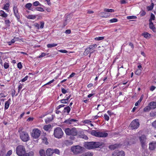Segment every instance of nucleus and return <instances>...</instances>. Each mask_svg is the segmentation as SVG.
<instances>
[{"label": "nucleus", "mask_w": 156, "mask_h": 156, "mask_svg": "<svg viewBox=\"0 0 156 156\" xmlns=\"http://www.w3.org/2000/svg\"><path fill=\"white\" fill-rule=\"evenodd\" d=\"M36 18V16L33 15H29L27 17V18L29 19H34Z\"/></svg>", "instance_id": "ea45409f"}, {"label": "nucleus", "mask_w": 156, "mask_h": 156, "mask_svg": "<svg viewBox=\"0 0 156 156\" xmlns=\"http://www.w3.org/2000/svg\"><path fill=\"white\" fill-rule=\"evenodd\" d=\"M34 154V152L32 151H30L28 153H26L24 154L23 156H33Z\"/></svg>", "instance_id": "a878e982"}, {"label": "nucleus", "mask_w": 156, "mask_h": 156, "mask_svg": "<svg viewBox=\"0 0 156 156\" xmlns=\"http://www.w3.org/2000/svg\"><path fill=\"white\" fill-rule=\"evenodd\" d=\"M14 11V14L17 18V20H19L20 19V16L18 12V9L17 7L14 6L13 8Z\"/></svg>", "instance_id": "4468645a"}, {"label": "nucleus", "mask_w": 156, "mask_h": 156, "mask_svg": "<svg viewBox=\"0 0 156 156\" xmlns=\"http://www.w3.org/2000/svg\"><path fill=\"white\" fill-rule=\"evenodd\" d=\"M58 51H59L62 53H66L68 52V51L65 50H58Z\"/></svg>", "instance_id": "4d7b16f0"}, {"label": "nucleus", "mask_w": 156, "mask_h": 156, "mask_svg": "<svg viewBox=\"0 0 156 156\" xmlns=\"http://www.w3.org/2000/svg\"><path fill=\"white\" fill-rule=\"evenodd\" d=\"M61 91H62V92L63 94H66V93H67V92H68L67 91V90H65V89H64V88H62L61 89Z\"/></svg>", "instance_id": "6e6d98bb"}, {"label": "nucleus", "mask_w": 156, "mask_h": 156, "mask_svg": "<svg viewBox=\"0 0 156 156\" xmlns=\"http://www.w3.org/2000/svg\"><path fill=\"white\" fill-rule=\"evenodd\" d=\"M41 131L37 129H34L31 133L32 137L35 139L37 138L40 135Z\"/></svg>", "instance_id": "9d476101"}, {"label": "nucleus", "mask_w": 156, "mask_h": 156, "mask_svg": "<svg viewBox=\"0 0 156 156\" xmlns=\"http://www.w3.org/2000/svg\"><path fill=\"white\" fill-rule=\"evenodd\" d=\"M17 67L19 68L20 69L22 68V66L21 64V62H20L18 63Z\"/></svg>", "instance_id": "5fc2aeb1"}, {"label": "nucleus", "mask_w": 156, "mask_h": 156, "mask_svg": "<svg viewBox=\"0 0 156 156\" xmlns=\"http://www.w3.org/2000/svg\"><path fill=\"white\" fill-rule=\"evenodd\" d=\"M5 23L8 25L9 24L10 22L9 20H6L5 21Z\"/></svg>", "instance_id": "e2e57ef3"}, {"label": "nucleus", "mask_w": 156, "mask_h": 156, "mask_svg": "<svg viewBox=\"0 0 156 156\" xmlns=\"http://www.w3.org/2000/svg\"><path fill=\"white\" fill-rule=\"evenodd\" d=\"M104 117L105 120L107 121H108L109 119V117L108 115L107 114H105L104 115Z\"/></svg>", "instance_id": "864d4df0"}, {"label": "nucleus", "mask_w": 156, "mask_h": 156, "mask_svg": "<svg viewBox=\"0 0 156 156\" xmlns=\"http://www.w3.org/2000/svg\"><path fill=\"white\" fill-rule=\"evenodd\" d=\"M142 35L146 38L150 37L151 36V34L147 32H145L143 33Z\"/></svg>", "instance_id": "2f4dec72"}, {"label": "nucleus", "mask_w": 156, "mask_h": 156, "mask_svg": "<svg viewBox=\"0 0 156 156\" xmlns=\"http://www.w3.org/2000/svg\"><path fill=\"white\" fill-rule=\"evenodd\" d=\"M35 9L41 12H43L44 11L43 9L41 7H37Z\"/></svg>", "instance_id": "37998d69"}, {"label": "nucleus", "mask_w": 156, "mask_h": 156, "mask_svg": "<svg viewBox=\"0 0 156 156\" xmlns=\"http://www.w3.org/2000/svg\"><path fill=\"white\" fill-rule=\"evenodd\" d=\"M32 6V4L31 3H28L27 4L25 7L26 8L28 9L29 10H31V9H30V7Z\"/></svg>", "instance_id": "473e14b6"}, {"label": "nucleus", "mask_w": 156, "mask_h": 156, "mask_svg": "<svg viewBox=\"0 0 156 156\" xmlns=\"http://www.w3.org/2000/svg\"><path fill=\"white\" fill-rule=\"evenodd\" d=\"M53 154L52 149L48 148L46 151V154L47 156H52Z\"/></svg>", "instance_id": "dca6fc26"}, {"label": "nucleus", "mask_w": 156, "mask_h": 156, "mask_svg": "<svg viewBox=\"0 0 156 156\" xmlns=\"http://www.w3.org/2000/svg\"><path fill=\"white\" fill-rule=\"evenodd\" d=\"M154 19H155V16H154V14H151V16L150 19L149 20V22H152V20H154Z\"/></svg>", "instance_id": "a19ab883"}, {"label": "nucleus", "mask_w": 156, "mask_h": 156, "mask_svg": "<svg viewBox=\"0 0 156 156\" xmlns=\"http://www.w3.org/2000/svg\"><path fill=\"white\" fill-rule=\"evenodd\" d=\"M104 12H101L100 13L99 15L101 16L102 17H106L109 16V15L108 14H106V12H114V10L112 9H104Z\"/></svg>", "instance_id": "9b49d317"}, {"label": "nucleus", "mask_w": 156, "mask_h": 156, "mask_svg": "<svg viewBox=\"0 0 156 156\" xmlns=\"http://www.w3.org/2000/svg\"><path fill=\"white\" fill-rule=\"evenodd\" d=\"M39 154L41 156H45V152L43 149H41L39 151Z\"/></svg>", "instance_id": "7c9ffc66"}, {"label": "nucleus", "mask_w": 156, "mask_h": 156, "mask_svg": "<svg viewBox=\"0 0 156 156\" xmlns=\"http://www.w3.org/2000/svg\"><path fill=\"white\" fill-rule=\"evenodd\" d=\"M57 45V44H48L47 45V47L48 48H51L53 47H55Z\"/></svg>", "instance_id": "bb28decb"}, {"label": "nucleus", "mask_w": 156, "mask_h": 156, "mask_svg": "<svg viewBox=\"0 0 156 156\" xmlns=\"http://www.w3.org/2000/svg\"><path fill=\"white\" fill-rule=\"evenodd\" d=\"M151 117H154L156 116V112H151L150 113Z\"/></svg>", "instance_id": "3c124183"}, {"label": "nucleus", "mask_w": 156, "mask_h": 156, "mask_svg": "<svg viewBox=\"0 0 156 156\" xmlns=\"http://www.w3.org/2000/svg\"><path fill=\"white\" fill-rule=\"evenodd\" d=\"M138 138L140 141L141 147L143 149H145L147 147L148 142L147 138L146 135H142L139 136Z\"/></svg>", "instance_id": "7ed1b4c3"}, {"label": "nucleus", "mask_w": 156, "mask_h": 156, "mask_svg": "<svg viewBox=\"0 0 156 156\" xmlns=\"http://www.w3.org/2000/svg\"><path fill=\"white\" fill-rule=\"evenodd\" d=\"M155 88V87L154 86H152L150 88V90L152 91L154 90Z\"/></svg>", "instance_id": "69168bd1"}, {"label": "nucleus", "mask_w": 156, "mask_h": 156, "mask_svg": "<svg viewBox=\"0 0 156 156\" xmlns=\"http://www.w3.org/2000/svg\"><path fill=\"white\" fill-rule=\"evenodd\" d=\"M9 3H7L4 5V6L3 7V9L5 10H7L9 9Z\"/></svg>", "instance_id": "72a5a7b5"}, {"label": "nucleus", "mask_w": 156, "mask_h": 156, "mask_svg": "<svg viewBox=\"0 0 156 156\" xmlns=\"http://www.w3.org/2000/svg\"><path fill=\"white\" fill-rule=\"evenodd\" d=\"M16 153L19 156H23L26 152L24 146L19 145L16 148Z\"/></svg>", "instance_id": "39448f33"}, {"label": "nucleus", "mask_w": 156, "mask_h": 156, "mask_svg": "<svg viewBox=\"0 0 156 156\" xmlns=\"http://www.w3.org/2000/svg\"><path fill=\"white\" fill-rule=\"evenodd\" d=\"M103 143L98 142H86L84 143V147L88 149L99 147L102 145Z\"/></svg>", "instance_id": "f257e3e1"}, {"label": "nucleus", "mask_w": 156, "mask_h": 156, "mask_svg": "<svg viewBox=\"0 0 156 156\" xmlns=\"http://www.w3.org/2000/svg\"><path fill=\"white\" fill-rule=\"evenodd\" d=\"M65 132L66 134L68 136L72 135L75 136L77 135V131L76 128L70 129L68 128L65 129Z\"/></svg>", "instance_id": "0eeeda50"}, {"label": "nucleus", "mask_w": 156, "mask_h": 156, "mask_svg": "<svg viewBox=\"0 0 156 156\" xmlns=\"http://www.w3.org/2000/svg\"><path fill=\"white\" fill-rule=\"evenodd\" d=\"M70 110V107L68 106L66 107H65L64 110V112H67L68 113H69Z\"/></svg>", "instance_id": "c85d7f7f"}, {"label": "nucleus", "mask_w": 156, "mask_h": 156, "mask_svg": "<svg viewBox=\"0 0 156 156\" xmlns=\"http://www.w3.org/2000/svg\"><path fill=\"white\" fill-rule=\"evenodd\" d=\"M60 101L62 103H67L68 102V101H67L66 99L61 100Z\"/></svg>", "instance_id": "603ef678"}, {"label": "nucleus", "mask_w": 156, "mask_h": 156, "mask_svg": "<svg viewBox=\"0 0 156 156\" xmlns=\"http://www.w3.org/2000/svg\"><path fill=\"white\" fill-rule=\"evenodd\" d=\"M54 153L59 155L60 154V152L58 149H53V153Z\"/></svg>", "instance_id": "4c0bfd02"}, {"label": "nucleus", "mask_w": 156, "mask_h": 156, "mask_svg": "<svg viewBox=\"0 0 156 156\" xmlns=\"http://www.w3.org/2000/svg\"><path fill=\"white\" fill-rule=\"evenodd\" d=\"M121 145L120 144H116L114 145H112L109 146V148L112 150H114V149L118 148L120 147Z\"/></svg>", "instance_id": "2eb2a0df"}, {"label": "nucleus", "mask_w": 156, "mask_h": 156, "mask_svg": "<svg viewBox=\"0 0 156 156\" xmlns=\"http://www.w3.org/2000/svg\"><path fill=\"white\" fill-rule=\"evenodd\" d=\"M143 97V95H142L140 98V99L135 103V105L136 106H137L140 103L142 100Z\"/></svg>", "instance_id": "c756f323"}, {"label": "nucleus", "mask_w": 156, "mask_h": 156, "mask_svg": "<svg viewBox=\"0 0 156 156\" xmlns=\"http://www.w3.org/2000/svg\"><path fill=\"white\" fill-rule=\"evenodd\" d=\"M10 100V99H9L8 101L5 102V110L7 109L9 107L10 104V101H9Z\"/></svg>", "instance_id": "b1692460"}, {"label": "nucleus", "mask_w": 156, "mask_h": 156, "mask_svg": "<svg viewBox=\"0 0 156 156\" xmlns=\"http://www.w3.org/2000/svg\"><path fill=\"white\" fill-rule=\"evenodd\" d=\"M140 123L138 119H136L133 120L130 125L132 129H136L139 127Z\"/></svg>", "instance_id": "1a4fd4ad"}, {"label": "nucleus", "mask_w": 156, "mask_h": 156, "mask_svg": "<svg viewBox=\"0 0 156 156\" xmlns=\"http://www.w3.org/2000/svg\"><path fill=\"white\" fill-rule=\"evenodd\" d=\"M93 153L91 152L88 151L81 154V156H93Z\"/></svg>", "instance_id": "aec40b11"}, {"label": "nucleus", "mask_w": 156, "mask_h": 156, "mask_svg": "<svg viewBox=\"0 0 156 156\" xmlns=\"http://www.w3.org/2000/svg\"><path fill=\"white\" fill-rule=\"evenodd\" d=\"M141 71V69H138L136 72V74L137 75H139L140 74Z\"/></svg>", "instance_id": "8fccbe9b"}, {"label": "nucleus", "mask_w": 156, "mask_h": 156, "mask_svg": "<svg viewBox=\"0 0 156 156\" xmlns=\"http://www.w3.org/2000/svg\"><path fill=\"white\" fill-rule=\"evenodd\" d=\"M34 26L37 28V29H39V25L37 23H35L34 24Z\"/></svg>", "instance_id": "338daca9"}, {"label": "nucleus", "mask_w": 156, "mask_h": 156, "mask_svg": "<svg viewBox=\"0 0 156 156\" xmlns=\"http://www.w3.org/2000/svg\"><path fill=\"white\" fill-rule=\"evenodd\" d=\"M16 38L15 37L14 39H12L11 41L12 43H14L15 42V41L16 40Z\"/></svg>", "instance_id": "680f3d73"}, {"label": "nucleus", "mask_w": 156, "mask_h": 156, "mask_svg": "<svg viewBox=\"0 0 156 156\" xmlns=\"http://www.w3.org/2000/svg\"><path fill=\"white\" fill-rule=\"evenodd\" d=\"M4 67L5 69H8L9 67V64L7 62H5L4 65Z\"/></svg>", "instance_id": "09e8293b"}, {"label": "nucleus", "mask_w": 156, "mask_h": 156, "mask_svg": "<svg viewBox=\"0 0 156 156\" xmlns=\"http://www.w3.org/2000/svg\"><path fill=\"white\" fill-rule=\"evenodd\" d=\"M51 126L50 125H45L44 127V129L45 130L48 131V129L51 128Z\"/></svg>", "instance_id": "e433bc0d"}, {"label": "nucleus", "mask_w": 156, "mask_h": 156, "mask_svg": "<svg viewBox=\"0 0 156 156\" xmlns=\"http://www.w3.org/2000/svg\"><path fill=\"white\" fill-rule=\"evenodd\" d=\"M104 39V37H99L95 38V40L96 41H100Z\"/></svg>", "instance_id": "79ce46f5"}, {"label": "nucleus", "mask_w": 156, "mask_h": 156, "mask_svg": "<svg viewBox=\"0 0 156 156\" xmlns=\"http://www.w3.org/2000/svg\"><path fill=\"white\" fill-rule=\"evenodd\" d=\"M28 78V76H26L24 78H23L22 80V82H24L27 80V78Z\"/></svg>", "instance_id": "13d9d810"}, {"label": "nucleus", "mask_w": 156, "mask_h": 156, "mask_svg": "<svg viewBox=\"0 0 156 156\" xmlns=\"http://www.w3.org/2000/svg\"><path fill=\"white\" fill-rule=\"evenodd\" d=\"M40 23L41 25L40 26V28H43L44 27V23L43 22H41Z\"/></svg>", "instance_id": "bf43d9fd"}, {"label": "nucleus", "mask_w": 156, "mask_h": 156, "mask_svg": "<svg viewBox=\"0 0 156 156\" xmlns=\"http://www.w3.org/2000/svg\"><path fill=\"white\" fill-rule=\"evenodd\" d=\"M65 33L67 34H70L71 33V30H66Z\"/></svg>", "instance_id": "0e129e2a"}, {"label": "nucleus", "mask_w": 156, "mask_h": 156, "mask_svg": "<svg viewBox=\"0 0 156 156\" xmlns=\"http://www.w3.org/2000/svg\"><path fill=\"white\" fill-rule=\"evenodd\" d=\"M76 74V73H73L69 76V78H71L74 76V75Z\"/></svg>", "instance_id": "774afa93"}, {"label": "nucleus", "mask_w": 156, "mask_h": 156, "mask_svg": "<svg viewBox=\"0 0 156 156\" xmlns=\"http://www.w3.org/2000/svg\"><path fill=\"white\" fill-rule=\"evenodd\" d=\"M142 156H151V154L147 150H144L142 154Z\"/></svg>", "instance_id": "5701e85b"}, {"label": "nucleus", "mask_w": 156, "mask_h": 156, "mask_svg": "<svg viewBox=\"0 0 156 156\" xmlns=\"http://www.w3.org/2000/svg\"><path fill=\"white\" fill-rule=\"evenodd\" d=\"M53 119L52 115H50L49 117L45 119V121L46 123H48Z\"/></svg>", "instance_id": "4be33fe9"}, {"label": "nucleus", "mask_w": 156, "mask_h": 156, "mask_svg": "<svg viewBox=\"0 0 156 156\" xmlns=\"http://www.w3.org/2000/svg\"><path fill=\"white\" fill-rule=\"evenodd\" d=\"M149 105L151 109H154L156 108V102H151L149 103Z\"/></svg>", "instance_id": "a211bd4d"}, {"label": "nucleus", "mask_w": 156, "mask_h": 156, "mask_svg": "<svg viewBox=\"0 0 156 156\" xmlns=\"http://www.w3.org/2000/svg\"><path fill=\"white\" fill-rule=\"evenodd\" d=\"M152 125L154 127L156 128V120L153 122L152 123Z\"/></svg>", "instance_id": "052dcab7"}, {"label": "nucleus", "mask_w": 156, "mask_h": 156, "mask_svg": "<svg viewBox=\"0 0 156 156\" xmlns=\"http://www.w3.org/2000/svg\"><path fill=\"white\" fill-rule=\"evenodd\" d=\"M149 27L154 32H156V30L152 22H149Z\"/></svg>", "instance_id": "412c9836"}, {"label": "nucleus", "mask_w": 156, "mask_h": 156, "mask_svg": "<svg viewBox=\"0 0 156 156\" xmlns=\"http://www.w3.org/2000/svg\"><path fill=\"white\" fill-rule=\"evenodd\" d=\"M152 5H151L150 6H147V9L148 11L151 10L153 8V3L152 4Z\"/></svg>", "instance_id": "de8ad7c7"}, {"label": "nucleus", "mask_w": 156, "mask_h": 156, "mask_svg": "<svg viewBox=\"0 0 156 156\" xmlns=\"http://www.w3.org/2000/svg\"><path fill=\"white\" fill-rule=\"evenodd\" d=\"M23 128L20 127L19 129L18 132L20 134V137L24 142H27L29 140V136L28 133L25 131H23Z\"/></svg>", "instance_id": "f03ea898"}, {"label": "nucleus", "mask_w": 156, "mask_h": 156, "mask_svg": "<svg viewBox=\"0 0 156 156\" xmlns=\"http://www.w3.org/2000/svg\"><path fill=\"white\" fill-rule=\"evenodd\" d=\"M73 144V142L71 140H65L64 144L67 146H70Z\"/></svg>", "instance_id": "6ab92c4d"}, {"label": "nucleus", "mask_w": 156, "mask_h": 156, "mask_svg": "<svg viewBox=\"0 0 156 156\" xmlns=\"http://www.w3.org/2000/svg\"><path fill=\"white\" fill-rule=\"evenodd\" d=\"M97 47L96 44H94L93 45H90L88 48L90 50L93 49Z\"/></svg>", "instance_id": "58836bf2"}, {"label": "nucleus", "mask_w": 156, "mask_h": 156, "mask_svg": "<svg viewBox=\"0 0 156 156\" xmlns=\"http://www.w3.org/2000/svg\"><path fill=\"white\" fill-rule=\"evenodd\" d=\"M125 153L123 151H119L118 150L115 151L112 154V156H125Z\"/></svg>", "instance_id": "f8f14e48"}, {"label": "nucleus", "mask_w": 156, "mask_h": 156, "mask_svg": "<svg viewBox=\"0 0 156 156\" xmlns=\"http://www.w3.org/2000/svg\"><path fill=\"white\" fill-rule=\"evenodd\" d=\"M0 16L6 18L7 16V14H6L3 11L1 10L0 11Z\"/></svg>", "instance_id": "393cba45"}, {"label": "nucleus", "mask_w": 156, "mask_h": 156, "mask_svg": "<svg viewBox=\"0 0 156 156\" xmlns=\"http://www.w3.org/2000/svg\"><path fill=\"white\" fill-rule=\"evenodd\" d=\"M84 149V147L79 145L72 146L71 148V151L75 154L81 153Z\"/></svg>", "instance_id": "20e7f679"}, {"label": "nucleus", "mask_w": 156, "mask_h": 156, "mask_svg": "<svg viewBox=\"0 0 156 156\" xmlns=\"http://www.w3.org/2000/svg\"><path fill=\"white\" fill-rule=\"evenodd\" d=\"M33 5L35 6H37L38 5H41L40 4L39 2L38 1H36L34 2Z\"/></svg>", "instance_id": "a18cd8bd"}, {"label": "nucleus", "mask_w": 156, "mask_h": 156, "mask_svg": "<svg viewBox=\"0 0 156 156\" xmlns=\"http://www.w3.org/2000/svg\"><path fill=\"white\" fill-rule=\"evenodd\" d=\"M156 148V142L153 141L149 144V149L150 151H153Z\"/></svg>", "instance_id": "ddd939ff"}, {"label": "nucleus", "mask_w": 156, "mask_h": 156, "mask_svg": "<svg viewBox=\"0 0 156 156\" xmlns=\"http://www.w3.org/2000/svg\"><path fill=\"white\" fill-rule=\"evenodd\" d=\"M91 134L93 136L98 137H105L107 136L108 135V134L106 133L101 132H98L94 130L91 131Z\"/></svg>", "instance_id": "6e6552de"}, {"label": "nucleus", "mask_w": 156, "mask_h": 156, "mask_svg": "<svg viewBox=\"0 0 156 156\" xmlns=\"http://www.w3.org/2000/svg\"><path fill=\"white\" fill-rule=\"evenodd\" d=\"M136 17L134 16H128L127 17V18L129 20V19H136Z\"/></svg>", "instance_id": "c03bdc74"}, {"label": "nucleus", "mask_w": 156, "mask_h": 156, "mask_svg": "<svg viewBox=\"0 0 156 156\" xmlns=\"http://www.w3.org/2000/svg\"><path fill=\"white\" fill-rule=\"evenodd\" d=\"M151 109L149 105L148 106L145 107L144 109V112H147L149 111Z\"/></svg>", "instance_id": "cd10ccee"}, {"label": "nucleus", "mask_w": 156, "mask_h": 156, "mask_svg": "<svg viewBox=\"0 0 156 156\" xmlns=\"http://www.w3.org/2000/svg\"><path fill=\"white\" fill-rule=\"evenodd\" d=\"M77 121V120L74 119H69L68 120H65L64 122L66 123L67 124H70L73 123V122H76Z\"/></svg>", "instance_id": "f3484780"}, {"label": "nucleus", "mask_w": 156, "mask_h": 156, "mask_svg": "<svg viewBox=\"0 0 156 156\" xmlns=\"http://www.w3.org/2000/svg\"><path fill=\"white\" fill-rule=\"evenodd\" d=\"M90 50L88 48H87V49L85 50L83 53L84 55L86 56L87 55V54L90 52Z\"/></svg>", "instance_id": "c9c22d12"}, {"label": "nucleus", "mask_w": 156, "mask_h": 156, "mask_svg": "<svg viewBox=\"0 0 156 156\" xmlns=\"http://www.w3.org/2000/svg\"><path fill=\"white\" fill-rule=\"evenodd\" d=\"M42 142L46 144H48V142L47 141V139L45 137H44L42 139Z\"/></svg>", "instance_id": "f704fd0d"}, {"label": "nucleus", "mask_w": 156, "mask_h": 156, "mask_svg": "<svg viewBox=\"0 0 156 156\" xmlns=\"http://www.w3.org/2000/svg\"><path fill=\"white\" fill-rule=\"evenodd\" d=\"M63 135V133L61 128L58 127L55 128L54 131V135L57 138H61Z\"/></svg>", "instance_id": "423d86ee"}, {"label": "nucleus", "mask_w": 156, "mask_h": 156, "mask_svg": "<svg viewBox=\"0 0 156 156\" xmlns=\"http://www.w3.org/2000/svg\"><path fill=\"white\" fill-rule=\"evenodd\" d=\"M118 20L116 18H113L112 19H111L110 20V23H114V22H117Z\"/></svg>", "instance_id": "49530a36"}]
</instances>
